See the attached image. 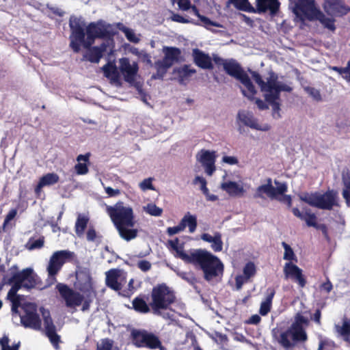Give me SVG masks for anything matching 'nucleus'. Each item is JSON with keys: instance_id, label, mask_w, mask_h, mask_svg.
I'll return each instance as SVG.
<instances>
[{"instance_id": "nucleus-1", "label": "nucleus", "mask_w": 350, "mask_h": 350, "mask_svg": "<svg viewBox=\"0 0 350 350\" xmlns=\"http://www.w3.org/2000/svg\"><path fill=\"white\" fill-rule=\"evenodd\" d=\"M37 275L33 273L32 269L27 268L22 271L15 273L10 279L12 284V288L8 291L7 299L12 304V313L13 318L18 316L21 323L25 327L34 330L41 329V320L37 313L36 306L31 303L25 304L23 306V313L18 312V308L21 305L20 297L17 291L21 288H31L36 284Z\"/></svg>"}, {"instance_id": "nucleus-2", "label": "nucleus", "mask_w": 350, "mask_h": 350, "mask_svg": "<svg viewBox=\"0 0 350 350\" xmlns=\"http://www.w3.org/2000/svg\"><path fill=\"white\" fill-rule=\"evenodd\" d=\"M168 243L171 248L175 251V256L180 258L184 262L193 265L200 268L204 273V278L206 281H211L213 278L222 275L224 265L221 261L210 252L204 249H191L187 251L183 250V247L179 245V240L176 238L170 240Z\"/></svg>"}, {"instance_id": "nucleus-3", "label": "nucleus", "mask_w": 350, "mask_h": 350, "mask_svg": "<svg viewBox=\"0 0 350 350\" xmlns=\"http://www.w3.org/2000/svg\"><path fill=\"white\" fill-rule=\"evenodd\" d=\"M106 211L118 231L122 239L126 241L134 239L137 236V230L132 228L135 225L133 208L125 206L119 201L113 206H107Z\"/></svg>"}, {"instance_id": "nucleus-4", "label": "nucleus", "mask_w": 350, "mask_h": 350, "mask_svg": "<svg viewBox=\"0 0 350 350\" xmlns=\"http://www.w3.org/2000/svg\"><path fill=\"white\" fill-rule=\"evenodd\" d=\"M251 74L256 83L260 87L266 101L271 105L273 118H280V108L278 101L280 99V94L282 91L291 92V88L282 82L278 81L277 77L273 74H271L269 78L267 79L266 82L261 79L260 75L256 72L252 71Z\"/></svg>"}, {"instance_id": "nucleus-5", "label": "nucleus", "mask_w": 350, "mask_h": 350, "mask_svg": "<svg viewBox=\"0 0 350 350\" xmlns=\"http://www.w3.org/2000/svg\"><path fill=\"white\" fill-rule=\"evenodd\" d=\"M289 8L295 15L296 18L304 21L318 20L325 28L335 29L334 19L327 17L315 5L314 0H289Z\"/></svg>"}, {"instance_id": "nucleus-6", "label": "nucleus", "mask_w": 350, "mask_h": 350, "mask_svg": "<svg viewBox=\"0 0 350 350\" xmlns=\"http://www.w3.org/2000/svg\"><path fill=\"white\" fill-rule=\"evenodd\" d=\"M309 320L299 313L295 317L294 322L285 331L279 334H274V338L285 349L290 350L297 342H303L307 340L308 336L305 329L308 327Z\"/></svg>"}, {"instance_id": "nucleus-7", "label": "nucleus", "mask_w": 350, "mask_h": 350, "mask_svg": "<svg viewBox=\"0 0 350 350\" xmlns=\"http://www.w3.org/2000/svg\"><path fill=\"white\" fill-rule=\"evenodd\" d=\"M213 60L216 64L222 66L224 70L228 75L240 81L245 87V89H242L243 94L249 99L253 98L254 94L256 93L255 88L248 75L235 60L224 59L218 56H215Z\"/></svg>"}, {"instance_id": "nucleus-8", "label": "nucleus", "mask_w": 350, "mask_h": 350, "mask_svg": "<svg viewBox=\"0 0 350 350\" xmlns=\"http://www.w3.org/2000/svg\"><path fill=\"white\" fill-rule=\"evenodd\" d=\"M299 199L321 209L331 210L334 206H338V193L334 190H328L325 193H304L300 194Z\"/></svg>"}, {"instance_id": "nucleus-9", "label": "nucleus", "mask_w": 350, "mask_h": 350, "mask_svg": "<svg viewBox=\"0 0 350 350\" xmlns=\"http://www.w3.org/2000/svg\"><path fill=\"white\" fill-rule=\"evenodd\" d=\"M164 57L157 61L154 67L157 73L152 76L155 79H163L167 70L176 62H178L181 51L178 48L164 46L162 49Z\"/></svg>"}, {"instance_id": "nucleus-10", "label": "nucleus", "mask_w": 350, "mask_h": 350, "mask_svg": "<svg viewBox=\"0 0 350 350\" xmlns=\"http://www.w3.org/2000/svg\"><path fill=\"white\" fill-rule=\"evenodd\" d=\"M150 306L154 313L161 309H167L175 300L174 292L166 285L160 284L153 288Z\"/></svg>"}, {"instance_id": "nucleus-11", "label": "nucleus", "mask_w": 350, "mask_h": 350, "mask_svg": "<svg viewBox=\"0 0 350 350\" xmlns=\"http://www.w3.org/2000/svg\"><path fill=\"white\" fill-rule=\"evenodd\" d=\"M73 253L68 250L57 251L50 258L46 270L48 278L46 279L47 286H50L56 282L55 275L62 269L66 260L70 258Z\"/></svg>"}, {"instance_id": "nucleus-12", "label": "nucleus", "mask_w": 350, "mask_h": 350, "mask_svg": "<svg viewBox=\"0 0 350 350\" xmlns=\"http://www.w3.org/2000/svg\"><path fill=\"white\" fill-rule=\"evenodd\" d=\"M70 27L72 31L70 36V46L73 51L78 53L80 51V45L84 46L85 23L81 18L70 17Z\"/></svg>"}, {"instance_id": "nucleus-13", "label": "nucleus", "mask_w": 350, "mask_h": 350, "mask_svg": "<svg viewBox=\"0 0 350 350\" xmlns=\"http://www.w3.org/2000/svg\"><path fill=\"white\" fill-rule=\"evenodd\" d=\"M275 187L272 185L271 178H267L265 184L257 187L254 197L265 199L266 196L270 199H274L278 198V196L282 195L287 191L286 183L275 180Z\"/></svg>"}, {"instance_id": "nucleus-14", "label": "nucleus", "mask_w": 350, "mask_h": 350, "mask_svg": "<svg viewBox=\"0 0 350 350\" xmlns=\"http://www.w3.org/2000/svg\"><path fill=\"white\" fill-rule=\"evenodd\" d=\"M110 28L111 26L103 21L90 23L86 27L87 39L84 42V47L90 46L96 38H109Z\"/></svg>"}, {"instance_id": "nucleus-15", "label": "nucleus", "mask_w": 350, "mask_h": 350, "mask_svg": "<svg viewBox=\"0 0 350 350\" xmlns=\"http://www.w3.org/2000/svg\"><path fill=\"white\" fill-rule=\"evenodd\" d=\"M56 289L58 291L62 298L65 301L66 306L68 308L79 306L82 304L85 298L83 295L62 283H58L56 285Z\"/></svg>"}, {"instance_id": "nucleus-16", "label": "nucleus", "mask_w": 350, "mask_h": 350, "mask_svg": "<svg viewBox=\"0 0 350 350\" xmlns=\"http://www.w3.org/2000/svg\"><path fill=\"white\" fill-rule=\"evenodd\" d=\"M85 55L86 59L91 62L98 63L100 59L105 55H111L113 50V40L111 38L105 39L100 46H89Z\"/></svg>"}, {"instance_id": "nucleus-17", "label": "nucleus", "mask_w": 350, "mask_h": 350, "mask_svg": "<svg viewBox=\"0 0 350 350\" xmlns=\"http://www.w3.org/2000/svg\"><path fill=\"white\" fill-rule=\"evenodd\" d=\"M119 69L125 81L134 84L138 77L139 66L136 62L126 57L119 59Z\"/></svg>"}, {"instance_id": "nucleus-18", "label": "nucleus", "mask_w": 350, "mask_h": 350, "mask_svg": "<svg viewBox=\"0 0 350 350\" xmlns=\"http://www.w3.org/2000/svg\"><path fill=\"white\" fill-rule=\"evenodd\" d=\"M133 342L139 347H146L150 349H157L161 346L158 337L146 331L133 332Z\"/></svg>"}, {"instance_id": "nucleus-19", "label": "nucleus", "mask_w": 350, "mask_h": 350, "mask_svg": "<svg viewBox=\"0 0 350 350\" xmlns=\"http://www.w3.org/2000/svg\"><path fill=\"white\" fill-rule=\"evenodd\" d=\"M40 311L43 317L45 334L53 347L56 349H59L60 336L56 333V327L51 318L50 312L42 308Z\"/></svg>"}, {"instance_id": "nucleus-20", "label": "nucleus", "mask_w": 350, "mask_h": 350, "mask_svg": "<svg viewBox=\"0 0 350 350\" xmlns=\"http://www.w3.org/2000/svg\"><path fill=\"white\" fill-rule=\"evenodd\" d=\"M106 284L114 291H120L126 281V273L122 269H112L106 272Z\"/></svg>"}, {"instance_id": "nucleus-21", "label": "nucleus", "mask_w": 350, "mask_h": 350, "mask_svg": "<svg viewBox=\"0 0 350 350\" xmlns=\"http://www.w3.org/2000/svg\"><path fill=\"white\" fill-rule=\"evenodd\" d=\"M77 281L75 284L76 288L87 297L94 295L90 274L87 270H79L76 273Z\"/></svg>"}, {"instance_id": "nucleus-22", "label": "nucleus", "mask_w": 350, "mask_h": 350, "mask_svg": "<svg viewBox=\"0 0 350 350\" xmlns=\"http://www.w3.org/2000/svg\"><path fill=\"white\" fill-rule=\"evenodd\" d=\"M215 159L216 155L214 151L203 149L196 154L197 161L202 164L206 174L208 176H212L216 170L215 165Z\"/></svg>"}, {"instance_id": "nucleus-23", "label": "nucleus", "mask_w": 350, "mask_h": 350, "mask_svg": "<svg viewBox=\"0 0 350 350\" xmlns=\"http://www.w3.org/2000/svg\"><path fill=\"white\" fill-rule=\"evenodd\" d=\"M237 120L244 125L258 131H267L271 129L270 125L268 124H260L253 113L248 111L243 110L239 111Z\"/></svg>"}, {"instance_id": "nucleus-24", "label": "nucleus", "mask_w": 350, "mask_h": 350, "mask_svg": "<svg viewBox=\"0 0 350 350\" xmlns=\"http://www.w3.org/2000/svg\"><path fill=\"white\" fill-rule=\"evenodd\" d=\"M323 9L331 16H342L349 10L342 0H325Z\"/></svg>"}, {"instance_id": "nucleus-25", "label": "nucleus", "mask_w": 350, "mask_h": 350, "mask_svg": "<svg viewBox=\"0 0 350 350\" xmlns=\"http://www.w3.org/2000/svg\"><path fill=\"white\" fill-rule=\"evenodd\" d=\"M284 273L287 279L291 278L296 280L301 287L306 284V280L303 277L302 270L292 262H286L284 267Z\"/></svg>"}, {"instance_id": "nucleus-26", "label": "nucleus", "mask_w": 350, "mask_h": 350, "mask_svg": "<svg viewBox=\"0 0 350 350\" xmlns=\"http://www.w3.org/2000/svg\"><path fill=\"white\" fill-rule=\"evenodd\" d=\"M192 57L195 64L203 69L213 68V64L211 57L198 49H194L192 51Z\"/></svg>"}, {"instance_id": "nucleus-27", "label": "nucleus", "mask_w": 350, "mask_h": 350, "mask_svg": "<svg viewBox=\"0 0 350 350\" xmlns=\"http://www.w3.org/2000/svg\"><path fill=\"white\" fill-rule=\"evenodd\" d=\"M258 13L270 11L271 14H275L278 9L280 3L278 0H256Z\"/></svg>"}, {"instance_id": "nucleus-28", "label": "nucleus", "mask_w": 350, "mask_h": 350, "mask_svg": "<svg viewBox=\"0 0 350 350\" xmlns=\"http://www.w3.org/2000/svg\"><path fill=\"white\" fill-rule=\"evenodd\" d=\"M335 332L338 336L350 343V319L343 317L341 324L338 323L334 326Z\"/></svg>"}, {"instance_id": "nucleus-29", "label": "nucleus", "mask_w": 350, "mask_h": 350, "mask_svg": "<svg viewBox=\"0 0 350 350\" xmlns=\"http://www.w3.org/2000/svg\"><path fill=\"white\" fill-rule=\"evenodd\" d=\"M221 188L231 196H241L245 191L241 185L234 181L222 183Z\"/></svg>"}, {"instance_id": "nucleus-30", "label": "nucleus", "mask_w": 350, "mask_h": 350, "mask_svg": "<svg viewBox=\"0 0 350 350\" xmlns=\"http://www.w3.org/2000/svg\"><path fill=\"white\" fill-rule=\"evenodd\" d=\"M59 176L55 173H48L42 176L35 189V192L38 195L44 187L51 186L59 181Z\"/></svg>"}, {"instance_id": "nucleus-31", "label": "nucleus", "mask_w": 350, "mask_h": 350, "mask_svg": "<svg viewBox=\"0 0 350 350\" xmlns=\"http://www.w3.org/2000/svg\"><path fill=\"white\" fill-rule=\"evenodd\" d=\"M201 239L206 242L211 243V248L215 252H220L222 250L223 242L221 241V236L220 233L216 232L214 236L204 233L201 235Z\"/></svg>"}, {"instance_id": "nucleus-32", "label": "nucleus", "mask_w": 350, "mask_h": 350, "mask_svg": "<svg viewBox=\"0 0 350 350\" xmlns=\"http://www.w3.org/2000/svg\"><path fill=\"white\" fill-rule=\"evenodd\" d=\"M89 217L85 214L79 213L75 222V230L79 237H82L84 234L85 230L89 222Z\"/></svg>"}, {"instance_id": "nucleus-33", "label": "nucleus", "mask_w": 350, "mask_h": 350, "mask_svg": "<svg viewBox=\"0 0 350 350\" xmlns=\"http://www.w3.org/2000/svg\"><path fill=\"white\" fill-rule=\"evenodd\" d=\"M174 72L177 75L180 83H183L184 81L188 80L192 75L196 73V70L191 68L188 65H184L175 68Z\"/></svg>"}, {"instance_id": "nucleus-34", "label": "nucleus", "mask_w": 350, "mask_h": 350, "mask_svg": "<svg viewBox=\"0 0 350 350\" xmlns=\"http://www.w3.org/2000/svg\"><path fill=\"white\" fill-rule=\"evenodd\" d=\"M180 223L183 226V230L188 226L189 232L193 233L196 229L197 218L195 215H192L189 213H187Z\"/></svg>"}, {"instance_id": "nucleus-35", "label": "nucleus", "mask_w": 350, "mask_h": 350, "mask_svg": "<svg viewBox=\"0 0 350 350\" xmlns=\"http://www.w3.org/2000/svg\"><path fill=\"white\" fill-rule=\"evenodd\" d=\"M342 181L344 188L342 195L348 206H350V171L344 172L342 173Z\"/></svg>"}, {"instance_id": "nucleus-36", "label": "nucleus", "mask_w": 350, "mask_h": 350, "mask_svg": "<svg viewBox=\"0 0 350 350\" xmlns=\"http://www.w3.org/2000/svg\"><path fill=\"white\" fill-rule=\"evenodd\" d=\"M267 291L268 295H267L265 300L261 303L259 310L260 314L262 316L267 315L270 311L272 299L275 295V291L273 289L269 288Z\"/></svg>"}, {"instance_id": "nucleus-37", "label": "nucleus", "mask_w": 350, "mask_h": 350, "mask_svg": "<svg viewBox=\"0 0 350 350\" xmlns=\"http://www.w3.org/2000/svg\"><path fill=\"white\" fill-rule=\"evenodd\" d=\"M77 161L79 162L75 166V169L76 172L79 175H84L88 172V168L85 163H80L81 161H88V155L79 154Z\"/></svg>"}, {"instance_id": "nucleus-38", "label": "nucleus", "mask_w": 350, "mask_h": 350, "mask_svg": "<svg viewBox=\"0 0 350 350\" xmlns=\"http://www.w3.org/2000/svg\"><path fill=\"white\" fill-rule=\"evenodd\" d=\"M104 75L111 81L116 82L118 80V75L116 67L111 64H107L103 67Z\"/></svg>"}, {"instance_id": "nucleus-39", "label": "nucleus", "mask_w": 350, "mask_h": 350, "mask_svg": "<svg viewBox=\"0 0 350 350\" xmlns=\"http://www.w3.org/2000/svg\"><path fill=\"white\" fill-rule=\"evenodd\" d=\"M118 28L124 33L125 36L130 42L133 43H138L139 42V38L135 33L133 29H129L120 23L118 24Z\"/></svg>"}, {"instance_id": "nucleus-40", "label": "nucleus", "mask_w": 350, "mask_h": 350, "mask_svg": "<svg viewBox=\"0 0 350 350\" xmlns=\"http://www.w3.org/2000/svg\"><path fill=\"white\" fill-rule=\"evenodd\" d=\"M133 308L139 312L146 313L149 312L150 308L146 302L142 298L136 297L133 301Z\"/></svg>"}, {"instance_id": "nucleus-41", "label": "nucleus", "mask_w": 350, "mask_h": 350, "mask_svg": "<svg viewBox=\"0 0 350 350\" xmlns=\"http://www.w3.org/2000/svg\"><path fill=\"white\" fill-rule=\"evenodd\" d=\"M143 209L146 213L155 217L161 215L163 213V209L153 203L148 204L143 207Z\"/></svg>"}, {"instance_id": "nucleus-42", "label": "nucleus", "mask_w": 350, "mask_h": 350, "mask_svg": "<svg viewBox=\"0 0 350 350\" xmlns=\"http://www.w3.org/2000/svg\"><path fill=\"white\" fill-rule=\"evenodd\" d=\"M176 273L180 278L187 282L191 285H194L197 282L195 274L192 271L184 272L178 271Z\"/></svg>"}, {"instance_id": "nucleus-43", "label": "nucleus", "mask_w": 350, "mask_h": 350, "mask_svg": "<svg viewBox=\"0 0 350 350\" xmlns=\"http://www.w3.org/2000/svg\"><path fill=\"white\" fill-rule=\"evenodd\" d=\"M330 69L338 72L342 78L348 82L350 81V61L347 63V65L345 68H338L336 66H332Z\"/></svg>"}, {"instance_id": "nucleus-44", "label": "nucleus", "mask_w": 350, "mask_h": 350, "mask_svg": "<svg viewBox=\"0 0 350 350\" xmlns=\"http://www.w3.org/2000/svg\"><path fill=\"white\" fill-rule=\"evenodd\" d=\"M234 6L239 10L243 11H254L248 2V0H230Z\"/></svg>"}, {"instance_id": "nucleus-45", "label": "nucleus", "mask_w": 350, "mask_h": 350, "mask_svg": "<svg viewBox=\"0 0 350 350\" xmlns=\"http://www.w3.org/2000/svg\"><path fill=\"white\" fill-rule=\"evenodd\" d=\"M282 245L284 249V259L287 260L297 261V258L292 248L285 242H282Z\"/></svg>"}, {"instance_id": "nucleus-46", "label": "nucleus", "mask_w": 350, "mask_h": 350, "mask_svg": "<svg viewBox=\"0 0 350 350\" xmlns=\"http://www.w3.org/2000/svg\"><path fill=\"white\" fill-rule=\"evenodd\" d=\"M193 184L194 185H198L200 189L202 191L203 193H207V190L208 189L206 187L207 182L204 178L200 176H196L193 180Z\"/></svg>"}, {"instance_id": "nucleus-47", "label": "nucleus", "mask_w": 350, "mask_h": 350, "mask_svg": "<svg viewBox=\"0 0 350 350\" xmlns=\"http://www.w3.org/2000/svg\"><path fill=\"white\" fill-rule=\"evenodd\" d=\"M256 273V267L253 262H247L243 270V274L247 276L249 278L254 276Z\"/></svg>"}, {"instance_id": "nucleus-48", "label": "nucleus", "mask_w": 350, "mask_h": 350, "mask_svg": "<svg viewBox=\"0 0 350 350\" xmlns=\"http://www.w3.org/2000/svg\"><path fill=\"white\" fill-rule=\"evenodd\" d=\"M152 180L153 179L152 178H148L144 179L139 184V188L143 191H145L146 190H154V187L152 183Z\"/></svg>"}, {"instance_id": "nucleus-49", "label": "nucleus", "mask_w": 350, "mask_h": 350, "mask_svg": "<svg viewBox=\"0 0 350 350\" xmlns=\"http://www.w3.org/2000/svg\"><path fill=\"white\" fill-rule=\"evenodd\" d=\"M44 243V237H40L37 240L29 242L27 243V247L29 250H32L35 249H39L43 247Z\"/></svg>"}, {"instance_id": "nucleus-50", "label": "nucleus", "mask_w": 350, "mask_h": 350, "mask_svg": "<svg viewBox=\"0 0 350 350\" xmlns=\"http://www.w3.org/2000/svg\"><path fill=\"white\" fill-rule=\"evenodd\" d=\"M113 345L112 340L105 338L97 345V350H111Z\"/></svg>"}, {"instance_id": "nucleus-51", "label": "nucleus", "mask_w": 350, "mask_h": 350, "mask_svg": "<svg viewBox=\"0 0 350 350\" xmlns=\"http://www.w3.org/2000/svg\"><path fill=\"white\" fill-rule=\"evenodd\" d=\"M305 90L314 100L317 101L321 100V94L318 90L312 87H307L305 88Z\"/></svg>"}, {"instance_id": "nucleus-52", "label": "nucleus", "mask_w": 350, "mask_h": 350, "mask_svg": "<svg viewBox=\"0 0 350 350\" xmlns=\"http://www.w3.org/2000/svg\"><path fill=\"white\" fill-rule=\"evenodd\" d=\"M250 278L244 274L237 275L235 278L236 288L240 290L242 286L249 281Z\"/></svg>"}, {"instance_id": "nucleus-53", "label": "nucleus", "mask_w": 350, "mask_h": 350, "mask_svg": "<svg viewBox=\"0 0 350 350\" xmlns=\"http://www.w3.org/2000/svg\"><path fill=\"white\" fill-rule=\"evenodd\" d=\"M98 237V236L95 229L92 226H90L86 233L87 240L90 242H94Z\"/></svg>"}, {"instance_id": "nucleus-54", "label": "nucleus", "mask_w": 350, "mask_h": 350, "mask_svg": "<svg viewBox=\"0 0 350 350\" xmlns=\"http://www.w3.org/2000/svg\"><path fill=\"white\" fill-rule=\"evenodd\" d=\"M303 219L306 221L308 226H316V216L313 213L306 212Z\"/></svg>"}, {"instance_id": "nucleus-55", "label": "nucleus", "mask_w": 350, "mask_h": 350, "mask_svg": "<svg viewBox=\"0 0 350 350\" xmlns=\"http://www.w3.org/2000/svg\"><path fill=\"white\" fill-rule=\"evenodd\" d=\"M192 12H193V14L195 15L198 16V18L201 20V21L203 22L206 25H211L217 26L215 24L212 23L208 18L201 16L199 14V12L196 6L192 7Z\"/></svg>"}, {"instance_id": "nucleus-56", "label": "nucleus", "mask_w": 350, "mask_h": 350, "mask_svg": "<svg viewBox=\"0 0 350 350\" xmlns=\"http://www.w3.org/2000/svg\"><path fill=\"white\" fill-rule=\"evenodd\" d=\"M176 3L178 4L179 8L182 10H188L189 9L192 10V7L191 5V3L189 0H175Z\"/></svg>"}, {"instance_id": "nucleus-57", "label": "nucleus", "mask_w": 350, "mask_h": 350, "mask_svg": "<svg viewBox=\"0 0 350 350\" xmlns=\"http://www.w3.org/2000/svg\"><path fill=\"white\" fill-rule=\"evenodd\" d=\"M171 20L180 23H191V21L187 18L183 17L178 14H172L171 16Z\"/></svg>"}, {"instance_id": "nucleus-58", "label": "nucleus", "mask_w": 350, "mask_h": 350, "mask_svg": "<svg viewBox=\"0 0 350 350\" xmlns=\"http://www.w3.org/2000/svg\"><path fill=\"white\" fill-rule=\"evenodd\" d=\"M137 56L143 62H145L147 64L152 65L150 56L146 52L144 51H141V52H137Z\"/></svg>"}, {"instance_id": "nucleus-59", "label": "nucleus", "mask_w": 350, "mask_h": 350, "mask_svg": "<svg viewBox=\"0 0 350 350\" xmlns=\"http://www.w3.org/2000/svg\"><path fill=\"white\" fill-rule=\"evenodd\" d=\"M16 214L17 211L16 209H12L11 211H9L3 222L4 228L7 226L8 223L16 217Z\"/></svg>"}, {"instance_id": "nucleus-60", "label": "nucleus", "mask_w": 350, "mask_h": 350, "mask_svg": "<svg viewBox=\"0 0 350 350\" xmlns=\"http://www.w3.org/2000/svg\"><path fill=\"white\" fill-rule=\"evenodd\" d=\"M137 267L142 271H147L151 268V264L148 260H142L137 262Z\"/></svg>"}, {"instance_id": "nucleus-61", "label": "nucleus", "mask_w": 350, "mask_h": 350, "mask_svg": "<svg viewBox=\"0 0 350 350\" xmlns=\"http://www.w3.org/2000/svg\"><path fill=\"white\" fill-rule=\"evenodd\" d=\"M222 162L228 165H237L239 161L237 157L232 156H224L222 158Z\"/></svg>"}, {"instance_id": "nucleus-62", "label": "nucleus", "mask_w": 350, "mask_h": 350, "mask_svg": "<svg viewBox=\"0 0 350 350\" xmlns=\"http://www.w3.org/2000/svg\"><path fill=\"white\" fill-rule=\"evenodd\" d=\"M184 230L183 228V226H181L180 223L176 226H174V227H169L167 229V232L169 235L172 236V235H174V234H178V232H181Z\"/></svg>"}, {"instance_id": "nucleus-63", "label": "nucleus", "mask_w": 350, "mask_h": 350, "mask_svg": "<svg viewBox=\"0 0 350 350\" xmlns=\"http://www.w3.org/2000/svg\"><path fill=\"white\" fill-rule=\"evenodd\" d=\"M104 188L105 193L109 197H114L120 194V191L119 189H115L110 187H104Z\"/></svg>"}, {"instance_id": "nucleus-64", "label": "nucleus", "mask_w": 350, "mask_h": 350, "mask_svg": "<svg viewBox=\"0 0 350 350\" xmlns=\"http://www.w3.org/2000/svg\"><path fill=\"white\" fill-rule=\"evenodd\" d=\"M83 296L85 297V298L82 302V304H83L82 310L85 311L89 309L90 303L92 301V297L94 295H92L91 297H87L85 295L83 294Z\"/></svg>"}]
</instances>
